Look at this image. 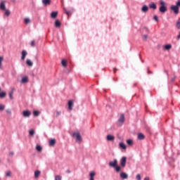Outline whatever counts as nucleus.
Segmentation results:
<instances>
[{"mask_svg": "<svg viewBox=\"0 0 180 180\" xmlns=\"http://www.w3.org/2000/svg\"><path fill=\"white\" fill-rule=\"evenodd\" d=\"M143 180H150V177L146 176V177H145V178H144V179H143Z\"/></svg>", "mask_w": 180, "mask_h": 180, "instance_id": "53", "label": "nucleus"}, {"mask_svg": "<svg viewBox=\"0 0 180 180\" xmlns=\"http://www.w3.org/2000/svg\"><path fill=\"white\" fill-rule=\"evenodd\" d=\"M24 21H25V25H28V23L30 22V18H25Z\"/></svg>", "mask_w": 180, "mask_h": 180, "instance_id": "34", "label": "nucleus"}, {"mask_svg": "<svg viewBox=\"0 0 180 180\" xmlns=\"http://www.w3.org/2000/svg\"><path fill=\"white\" fill-rule=\"evenodd\" d=\"M120 178H122V179H127V178H129V174L125 172H121Z\"/></svg>", "mask_w": 180, "mask_h": 180, "instance_id": "13", "label": "nucleus"}, {"mask_svg": "<svg viewBox=\"0 0 180 180\" xmlns=\"http://www.w3.org/2000/svg\"><path fill=\"white\" fill-rule=\"evenodd\" d=\"M6 112L7 115H12V110L11 109L6 110Z\"/></svg>", "mask_w": 180, "mask_h": 180, "instance_id": "38", "label": "nucleus"}, {"mask_svg": "<svg viewBox=\"0 0 180 180\" xmlns=\"http://www.w3.org/2000/svg\"><path fill=\"white\" fill-rule=\"evenodd\" d=\"M69 110H72V107L74 106V101L70 100L68 103Z\"/></svg>", "mask_w": 180, "mask_h": 180, "instance_id": "10", "label": "nucleus"}, {"mask_svg": "<svg viewBox=\"0 0 180 180\" xmlns=\"http://www.w3.org/2000/svg\"><path fill=\"white\" fill-rule=\"evenodd\" d=\"M95 174H96L95 172H91L89 174V176H90L89 180H95V178H94Z\"/></svg>", "mask_w": 180, "mask_h": 180, "instance_id": "24", "label": "nucleus"}, {"mask_svg": "<svg viewBox=\"0 0 180 180\" xmlns=\"http://www.w3.org/2000/svg\"><path fill=\"white\" fill-rule=\"evenodd\" d=\"M171 49H172V45H171L170 44H167L165 46V50H171Z\"/></svg>", "mask_w": 180, "mask_h": 180, "instance_id": "26", "label": "nucleus"}, {"mask_svg": "<svg viewBox=\"0 0 180 180\" xmlns=\"http://www.w3.org/2000/svg\"><path fill=\"white\" fill-rule=\"evenodd\" d=\"M36 150H37V151H39L40 152V151H41V150H43V148L40 145H37Z\"/></svg>", "mask_w": 180, "mask_h": 180, "instance_id": "31", "label": "nucleus"}, {"mask_svg": "<svg viewBox=\"0 0 180 180\" xmlns=\"http://www.w3.org/2000/svg\"><path fill=\"white\" fill-rule=\"evenodd\" d=\"M2 61H4V57L0 56V68L2 67Z\"/></svg>", "mask_w": 180, "mask_h": 180, "instance_id": "42", "label": "nucleus"}, {"mask_svg": "<svg viewBox=\"0 0 180 180\" xmlns=\"http://www.w3.org/2000/svg\"><path fill=\"white\" fill-rule=\"evenodd\" d=\"M0 91H1V87H0Z\"/></svg>", "mask_w": 180, "mask_h": 180, "instance_id": "58", "label": "nucleus"}, {"mask_svg": "<svg viewBox=\"0 0 180 180\" xmlns=\"http://www.w3.org/2000/svg\"><path fill=\"white\" fill-rule=\"evenodd\" d=\"M6 176H12V172L8 171L6 172Z\"/></svg>", "mask_w": 180, "mask_h": 180, "instance_id": "37", "label": "nucleus"}, {"mask_svg": "<svg viewBox=\"0 0 180 180\" xmlns=\"http://www.w3.org/2000/svg\"><path fill=\"white\" fill-rule=\"evenodd\" d=\"M148 74H153L152 71L148 70Z\"/></svg>", "mask_w": 180, "mask_h": 180, "instance_id": "54", "label": "nucleus"}, {"mask_svg": "<svg viewBox=\"0 0 180 180\" xmlns=\"http://www.w3.org/2000/svg\"><path fill=\"white\" fill-rule=\"evenodd\" d=\"M30 46L31 47H34V46H36V44L34 43V40L31 41Z\"/></svg>", "mask_w": 180, "mask_h": 180, "instance_id": "43", "label": "nucleus"}, {"mask_svg": "<svg viewBox=\"0 0 180 180\" xmlns=\"http://www.w3.org/2000/svg\"><path fill=\"white\" fill-rule=\"evenodd\" d=\"M26 64L28 67H33V62H32L30 59H27Z\"/></svg>", "mask_w": 180, "mask_h": 180, "instance_id": "22", "label": "nucleus"}, {"mask_svg": "<svg viewBox=\"0 0 180 180\" xmlns=\"http://www.w3.org/2000/svg\"><path fill=\"white\" fill-rule=\"evenodd\" d=\"M21 60H25V58H26V56H27V51L23 50L21 52Z\"/></svg>", "mask_w": 180, "mask_h": 180, "instance_id": "14", "label": "nucleus"}, {"mask_svg": "<svg viewBox=\"0 0 180 180\" xmlns=\"http://www.w3.org/2000/svg\"><path fill=\"white\" fill-rule=\"evenodd\" d=\"M40 174H41V172H40L39 170H36L34 172V178H39Z\"/></svg>", "mask_w": 180, "mask_h": 180, "instance_id": "25", "label": "nucleus"}, {"mask_svg": "<svg viewBox=\"0 0 180 180\" xmlns=\"http://www.w3.org/2000/svg\"><path fill=\"white\" fill-rule=\"evenodd\" d=\"M4 11H6V12H5L6 16H9V15H11V11L9 10L6 8V10H4Z\"/></svg>", "mask_w": 180, "mask_h": 180, "instance_id": "33", "label": "nucleus"}, {"mask_svg": "<svg viewBox=\"0 0 180 180\" xmlns=\"http://www.w3.org/2000/svg\"><path fill=\"white\" fill-rule=\"evenodd\" d=\"M9 155H10V157H13V155H15V153H13V151H11L9 153Z\"/></svg>", "mask_w": 180, "mask_h": 180, "instance_id": "47", "label": "nucleus"}, {"mask_svg": "<svg viewBox=\"0 0 180 180\" xmlns=\"http://www.w3.org/2000/svg\"><path fill=\"white\" fill-rule=\"evenodd\" d=\"M34 129H31V130H30V131H29V134H30V136H34Z\"/></svg>", "mask_w": 180, "mask_h": 180, "instance_id": "36", "label": "nucleus"}, {"mask_svg": "<svg viewBox=\"0 0 180 180\" xmlns=\"http://www.w3.org/2000/svg\"><path fill=\"white\" fill-rule=\"evenodd\" d=\"M33 115H34V116L37 117V116H39V115H40V111H39V110H34L33 111Z\"/></svg>", "mask_w": 180, "mask_h": 180, "instance_id": "29", "label": "nucleus"}, {"mask_svg": "<svg viewBox=\"0 0 180 180\" xmlns=\"http://www.w3.org/2000/svg\"><path fill=\"white\" fill-rule=\"evenodd\" d=\"M55 27H61V22L60 20H56L55 21Z\"/></svg>", "mask_w": 180, "mask_h": 180, "instance_id": "21", "label": "nucleus"}, {"mask_svg": "<svg viewBox=\"0 0 180 180\" xmlns=\"http://www.w3.org/2000/svg\"><path fill=\"white\" fill-rule=\"evenodd\" d=\"M175 79H176V76H174V77L172 78L171 79L172 82H174Z\"/></svg>", "mask_w": 180, "mask_h": 180, "instance_id": "48", "label": "nucleus"}, {"mask_svg": "<svg viewBox=\"0 0 180 180\" xmlns=\"http://www.w3.org/2000/svg\"><path fill=\"white\" fill-rule=\"evenodd\" d=\"M5 1H1L0 2V9L1 11H6V5L5 4Z\"/></svg>", "mask_w": 180, "mask_h": 180, "instance_id": "7", "label": "nucleus"}, {"mask_svg": "<svg viewBox=\"0 0 180 180\" xmlns=\"http://www.w3.org/2000/svg\"><path fill=\"white\" fill-rule=\"evenodd\" d=\"M61 63H62V65L63 66V67H67V60H62V62H61Z\"/></svg>", "mask_w": 180, "mask_h": 180, "instance_id": "32", "label": "nucleus"}, {"mask_svg": "<svg viewBox=\"0 0 180 180\" xmlns=\"http://www.w3.org/2000/svg\"><path fill=\"white\" fill-rule=\"evenodd\" d=\"M114 168H115L116 172H120L122 171V167H120V166H119L117 165Z\"/></svg>", "mask_w": 180, "mask_h": 180, "instance_id": "28", "label": "nucleus"}, {"mask_svg": "<svg viewBox=\"0 0 180 180\" xmlns=\"http://www.w3.org/2000/svg\"><path fill=\"white\" fill-rule=\"evenodd\" d=\"M109 165L112 167V168H115L117 165V160L115 159L114 161L110 162Z\"/></svg>", "mask_w": 180, "mask_h": 180, "instance_id": "8", "label": "nucleus"}, {"mask_svg": "<svg viewBox=\"0 0 180 180\" xmlns=\"http://www.w3.org/2000/svg\"><path fill=\"white\" fill-rule=\"evenodd\" d=\"M58 15V12L57 11H52L51 13V18H52V19H56V18H57Z\"/></svg>", "mask_w": 180, "mask_h": 180, "instance_id": "16", "label": "nucleus"}, {"mask_svg": "<svg viewBox=\"0 0 180 180\" xmlns=\"http://www.w3.org/2000/svg\"><path fill=\"white\" fill-rule=\"evenodd\" d=\"M153 19H154V20H155V22H158V16L154 15Z\"/></svg>", "mask_w": 180, "mask_h": 180, "instance_id": "46", "label": "nucleus"}, {"mask_svg": "<svg viewBox=\"0 0 180 180\" xmlns=\"http://www.w3.org/2000/svg\"><path fill=\"white\" fill-rule=\"evenodd\" d=\"M66 174H71V170H70V169H68V170H66Z\"/></svg>", "mask_w": 180, "mask_h": 180, "instance_id": "51", "label": "nucleus"}, {"mask_svg": "<svg viewBox=\"0 0 180 180\" xmlns=\"http://www.w3.org/2000/svg\"><path fill=\"white\" fill-rule=\"evenodd\" d=\"M127 143L128 144V146H133V139L127 140Z\"/></svg>", "mask_w": 180, "mask_h": 180, "instance_id": "30", "label": "nucleus"}, {"mask_svg": "<svg viewBox=\"0 0 180 180\" xmlns=\"http://www.w3.org/2000/svg\"><path fill=\"white\" fill-rule=\"evenodd\" d=\"M5 96H6V92L5 91H1L0 93V98L1 99H4V98H5Z\"/></svg>", "mask_w": 180, "mask_h": 180, "instance_id": "27", "label": "nucleus"}, {"mask_svg": "<svg viewBox=\"0 0 180 180\" xmlns=\"http://www.w3.org/2000/svg\"><path fill=\"white\" fill-rule=\"evenodd\" d=\"M42 4L44 6H49L51 4V0H42Z\"/></svg>", "mask_w": 180, "mask_h": 180, "instance_id": "9", "label": "nucleus"}, {"mask_svg": "<svg viewBox=\"0 0 180 180\" xmlns=\"http://www.w3.org/2000/svg\"><path fill=\"white\" fill-rule=\"evenodd\" d=\"M61 115V112H60V111H57L56 112V116H57V117H58V116H60Z\"/></svg>", "mask_w": 180, "mask_h": 180, "instance_id": "49", "label": "nucleus"}, {"mask_svg": "<svg viewBox=\"0 0 180 180\" xmlns=\"http://www.w3.org/2000/svg\"><path fill=\"white\" fill-rule=\"evenodd\" d=\"M177 39H180V32H179V34L177 36Z\"/></svg>", "mask_w": 180, "mask_h": 180, "instance_id": "56", "label": "nucleus"}, {"mask_svg": "<svg viewBox=\"0 0 180 180\" xmlns=\"http://www.w3.org/2000/svg\"><path fill=\"white\" fill-rule=\"evenodd\" d=\"M72 137H76V140L77 141H82V136H81V134H79V132H74L72 134Z\"/></svg>", "mask_w": 180, "mask_h": 180, "instance_id": "3", "label": "nucleus"}, {"mask_svg": "<svg viewBox=\"0 0 180 180\" xmlns=\"http://www.w3.org/2000/svg\"><path fill=\"white\" fill-rule=\"evenodd\" d=\"M136 179H137V180H141V176L140 175V174H138L136 175Z\"/></svg>", "mask_w": 180, "mask_h": 180, "instance_id": "45", "label": "nucleus"}, {"mask_svg": "<svg viewBox=\"0 0 180 180\" xmlns=\"http://www.w3.org/2000/svg\"><path fill=\"white\" fill-rule=\"evenodd\" d=\"M0 180H1V178H0Z\"/></svg>", "mask_w": 180, "mask_h": 180, "instance_id": "59", "label": "nucleus"}, {"mask_svg": "<svg viewBox=\"0 0 180 180\" xmlns=\"http://www.w3.org/2000/svg\"><path fill=\"white\" fill-rule=\"evenodd\" d=\"M141 11L142 12H144L146 13V12H148V6L147 5H143L141 8Z\"/></svg>", "mask_w": 180, "mask_h": 180, "instance_id": "20", "label": "nucleus"}, {"mask_svg": "<svg viewBox=\"0 0 180 180\" xmlns=\"http://www.w3.org/2000/svg\"><path fill=\"white\" fill-rule=\"evenodd\" d=\"M127 161V158L122 157L120 160V165L122 167V168H124L126 167V162Z\"/></svg>", "mask_w": 180, "mask_h": 180, "instance_id": "5", "label": "nucleus"}, {"mask_svg": "<svg viewBox=\"0 0 180 180\" xmlns=\"http://www.w3.org/2000/svg\"><path fill=\"white\" fill-rule=\"evenodd\" d=\"M149 8L150 9L155 10V9H157V4H155V3H154V2H150L149 4Z\"/></svg>", "mask_w": 180, "mask_h": 180, "instance_id": "15", "label": "nucleus"}, {"mask_svg": "<svg viewBox=\"0 0 180 180\" xmlns=\"http://www.w3.org/2000/svg\"><path fill=\"white\" fill-rule=\"evenodd\" d=\"M5 110V105L3 104H0V112Z\"/></svg>", "mask_w": 180, "mask_h": 180, "instance_id": "35", "label": "nucleus"}, {"mask_svg": "<svg viewBox=\"0 0 180 180\" xmlns=\"http://www.w3.org/2000/svg\"><path fill=\"white\" fill-rule=\"evenodd\" d=\"M113 71H114V73L115 74L116 72L117 71V69L116 68H113Z\"/></svg>", "mask_w": 180, "mask_h": 180, "instance_id": "52", "label": "nucleus"}, {"mask_svg": "<svg viewBox=\"0 0 180 180\" xmlns=\"http://www.w3.org/2000/svg\"><path fill=\"white\" fill-rule=\"evenodd\" d=\"M30 115H32V112H30V110H24L22 112V116L23 117H30Z\"/></svg>", "mask_w": 180, "mask_h": 180, "instance_id": "6", "label": "nucleus"}, {"mask_svg": "<svg viewBox=\"0 0 180 180\" xmlns=\"http://www.w3.org/2000/svg\"><path fill=\"white\" fill-rule=\"evenodd\" d=\"M107 140L108 141H113V140H115V136L113 135L108 134L107 136Z\"/></svg>", "mask_w": 180, "mask_h": 180, "instance_id": "19", "label": "nucleus"}, {"mask_svg": "<svg viewBox=\"0 0 180 180\" xmlns=\"http://www.w3.org/2000/svg\"><path fill=\"white\" fill-rule=\"evenodd\" d=\"M65 13L67 14L68 16H71L72 15V11L71 10H67V8H63Z\"/></svg>", "mask_w": 180, "mask_h": 180, "instance_id": "17", "label": "nucleus"}, {"mask_svg": "<svg viewBox=\"0 0 180 180\" xmlns=\"http://www.w3.org/2000/svg\"><path fill=\"white\" fill-rule=\"evenodd\" d=\"M160 8H159V11L160 12V13H165V12H167V11H168V8L167 7V3H165V1L161 0L160 1Z\"/></svg>", "mask_w": 180, "mask_h": 180, "instance_id": "1", "label": "nucleus"}, {"mask_svg": "<svg viewBox=\"0 0 180 180\" xmlns=\"http://www.w3.org/2000/svg\"><path fill=\"white\" fill-rule=\"evenodd\" d=\"M148 37V35L147 34L143 35V40H147Z\"/></svg>", "mask_w": 180, "mask_h": 180, "instance_id": "50", "label": "nucleus"}, {"mask_svg": "<svg viewBox=\"0 0 180 180\" xmlns=\"http://www.w3.org/2000/svg\"><path fill=\"white\" fill-rule=\"evenodd\" d=\"M175 6H177V8H179V6H180V0H178L177 2H176Z\"/></svg>", "mask_w": 180, "mask_h": 180, "instance_id": "44", "label": "nucleus"}, {"mask_svg": "<svg viewBox=\"0 0 180 180\" xmlns=\"http://www.w3.org/2000/svg\"><path fill=\"white\" fill-rule=\"evenodd\" d=\"M144 139H146V136L143 133L138 134V140H144Z\"/></svg>", "mask_w": 180, "mask_h": 180, "instance_id": "18", "label": "nucleus"}, {"mask_svg": "<svg viewBox=\"0 0 180 180\" xmlns=\"http://www.w3.org/2000/svg\"><path fill=\"white\" fill-rule=\"evenodd\" d=\"M8 95L10 99H13V91H11Z\"/></svg>", "mask_w": 180, "mask_h": 180, "instance_id": "40", "label": "nucleus"}, {"mask_svg": "<svg viewBox=\"0 0 180 180\" xmlns=\"http://www.w3.org/2000/svg\"><path fill=\"white\" fill-rule=\"evenodd\" d=\"M63 177L60 175H57L55 176V180H61Z\"/></svg>", "mask_w": 180, "mask_h": 180, "instance_id": "39", "label": "nucleus"}, {"mask_svg": "<svg viewBox=\"0 0 180 180\" xmlns=\"http://www.w3.org/2000/svg\"><path fill=\"white\" fill-rule=\"evenodd\" d=\"M119 146L120 148H122V150H126V148H127V146H126L123 142L120 143Z\"/></svg>", "mask_w": 180, "mask_h": 180, "instance_id": "23", "label": "nucleus"}, {"mask_svg": "<svg viewBox=\"0 0 180 180\" xmlns=\"http://www.w3.org/2000/svg\"><path fill=\"white\" fill-rule=\"evenodd\" d=\"M165 74H167V75H168V70H165Z\"/></svg>", "mask_w": 180, "mask_h": 180, "instance_id": "55", "label": "nucleus"}, {"mask_svg": "<svg viewBox=\"0 0 180 180\" xmlns=\"http://www.w3.org/2000/svg\"><path fill=\"white\" fill-rule=\"evenodd\" d=\"M124 120H125L124 114H121L117 122V126H119V127L123 126V124L124 123Z\"/></svg>", "mask_w": 180, "mask_h": 180, "instance_id": "2", "label": "nucleus"}, {"mask_svg": "<svg viewBox=\"0 0 180 180\" xmlns=\"http://www.w3.org/2000/svg\"><path fill=\"white\" fill-rule=\"evenodd\" d=\"M56 139H51V140H49V144L51 147H53L54 146H56Z\"/></svg>", "mask_w": 180, "mask_h": 180, "instance_id": "12", "label": "nucleus"}, {"mask_svg": "<svg viewBox=\"0 0 180 180\" xmlns=\"http://www.w3.org/2000/svg\"><path fill=\"white\" fill-rule=\"evenodd\" d=\"M27 82H29V77H27V76H25L22 77L21 79L22 84H27Z\"/></svg>", "mask_w": 180, "mask_h": 180, "instance_id": "11", "label": "nucleus"}, {"mask_svg": "<svg viewBox=\"0 0 180 180\" xmlns=\"http://www.w3.org/2000/svg\"><path fill=\"white\" fill-rule=\"evenodd\" d=\"M12 1V2H15V0H11Z\"/></svg>", "mask_w": 180, "mask_h": 180, "instance_id": "57", "label": "nucleus"}, {"mask_svg": "<svg viewBox=\"0 0 180 180\" xmlns=\"http://www.w3.org/2000/svg\"><path fill=\"white\" fill-rule=\"evenodd\" d=\"M176 27L179 30L180 29V22L177 21L176 24Z\"/></svg>", "mask_w": 180, "mask_h": 180, "instance_id": "41", "label": "nucleus"}, {"mask_svg": "<svg viewBox=\"0 0 180 180\" xmlns=\"http://www.w3.org/2000/svg\"><path fill=\"white\" fill-rule=\"evenodd\" d=\"M170 9L171 11H173L175 15H178L179 13V7H178V6L172 5L170 6Z\"/></svg>", "mask_w": 180, "mask_h": 180, "instance_id": "4", "label": "nucleus"}]
</instances>
